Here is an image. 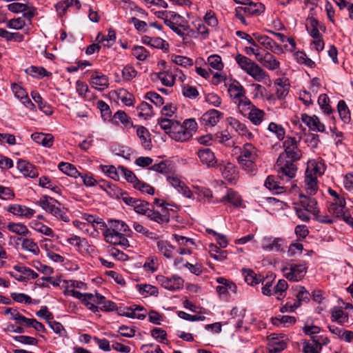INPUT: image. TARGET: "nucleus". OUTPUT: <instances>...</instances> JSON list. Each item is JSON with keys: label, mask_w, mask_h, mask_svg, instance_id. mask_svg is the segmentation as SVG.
<instances>
[{"label": "nucleus", "mask_w": 353, "mask_h": 353, "mask_svg": "<svg viewBox=\"0 0 353 353\" xmlns=\"http://www.w3.org/2000/svg\"><path fill=\"white\" fill-rule=\"evenodd\" d=\"M337 109L341 120L345 123H348L351 120L350 111L343 100H340L338 102Z\"/></svg>", "instance_id": "39"}, {"label": "nucleus", "mask_w": 353, "mask_h": 353, "mask_svg": "<svg viewBox=\"0 0 353 353\" xmlns=\"http://www.w3.org/2000/svg\"><path fill=\"white\" fill-rule=\"evenodd\" d=\"M319 21L312 16L307 19L306 29L312 38H319L321 34L319 30Z\"/></svg>", "instance_id": "36"}, {"label": "nucleus", "mask_w": 353, "mask_h": 353, "mask_svg": "<svg viewBox=\"0 0 353 353\" xmlns=\"http://www.w3.org/2000/svg\"><path fill=\"white\" fill-rule=\"evenodd\" d=\"M282 157H279L276 163L275 168L278 173L281 176H285L289 179L294 177L296 172V167L294 164V161L282 159Z\"/></svg>", "instance_id": "7"}, {"label": "nucleus", "mask_w": 353, "mask_h": 353, "mask_svg": "<svg viewBox=\"0 0 353 353\" xmlns=\"http://www.w3.org/2000/svg\"><path fill=\"white\" fill-rule=\"evenodd\" d=\"M223 114L216 110H211L204 113L201 119L202 125L212 127L216 125Z\"/></svg>", "instance_id": "17"}, {"label": "nucleus", "mask_w": 353, "mask_h": 353, "mask_svg": "<svg viewBox=\"0 0 353 353\" xmlns=\"http://www.w3.org/2000/svg\"><path fill=\"white\" fill-rule=\"evenodd\" d=\"M325 170V165L321 161H310L305 173L314 175L317 178L318 176H321L324 173Z\"/></svg>", "instance_id": "29"}, {"label": "nucleus", "mask_w": 353, "mask_h": 353, "mask_svg": "<svg viewBox=\"0 0 353 353\" xmlns=\"http://www.w3.org/2000/svg\"><path fill=\"white\" fill-rule=\"evenodd\" d=\"M284 152L279 157L282 159L296 161L301 157V152L298 148L295 138L288 137L283 142Z\"/></svg>", "instance_id": "3"}, {"label": "nucleus", "mask_w": 353, "mask_h": 353, "mask_svg": "<svg viewBox=\"0 0 353 353\" xmlns=\"http://www.w3.org/2000/svg\"><path fill=\"white\" fill-rule=\"evenodd\" d=\"M139 117L148 119L153 115L152 106L147 102H141L137 107Z\"/></svg>", "instance_id": "41"}, {"label": "nucleus", "mask_w": 353, "mask_h": 353, "mask_svg": "<svg viewBox=\"0 0 353 353\" xmlns=\"http://www.w3.org/2000/svg\"><path fill=\"white\" fill-rule=\"evenodd\" d=\"M145 216L150 220L154 221L158 223H168L169 222V217L167 215L160 214L157 211H154L152 209H149Z\"/></svg>", "instance_id": "50"}, {"label": "nucleus", "mask_w": 353, "mask_h": 353, "mask_svg": "<svg viewBox=\"0 0 353 353\" xmlns=\"http://www.w3.org/2000/svg\"><path fill=\"white\" fill-rule=\"evenodd\" d=\"M159 250L167 258H171L174 256V248L166 241H159L157 242Z\"/></svg>", "instance_id": "40"}, {"label": "nucleus", "mask_w": 353, "mask_h": 353, "mask_svg": "<svg viewBox=\"0 0 353 353\" xmlns=\"http://www.w3.org/2000/svg\"><path fill=\"white\" fill-rule=\"evenodd\" d=\"M173 128L170 137L176 141H186L192 137L191 131L179 122Z\"/></svg>", "instance_id": "14"}, {"label": "nucleus", "mask_w": 353, "mask_h": 353, "mask_svg": "<svg viewBox=\"0 0 353 353\" xmlns=\"http://www.w3.org/2000/svg\"><path fill=\"white\" fill-rule=\"evenodd\" d=\"M195 194L198 196V199L199 201H205L208 203L212 202V199L213 197L212 192L210 190L205 188L200 187H194Z\"/></svg>", "instance_id": "51"}, {"label": "nucleus", "mask_w": 353, "mask_h": 353, "mask_svg": "<svg viewBox=\"0 0 353 353\" xmlns=\"http://www.w3.org/2000/svg\"><path fill=\"white\" fill-rule=\"evenodd\" d=\"M114 185H110L108 187L109 190H107L108 193L110 194L112 196H115L116 198L121 199L122 201L125 204L131 205L134 208L135 203L138 199L130 196L126 192H124L118 188H117V192H114V194H112L111 192L114 190Z\"/></svg>", "instance_id": "26"}, {"label": "nucleus", "mask_w": 353, "mask_h": 353, "mask_svg": "<svg viewBox=\"0 0 353 353\" xmlns=\"http://www.w3.org/2000/svg\"><path fill=\"white\" fill-rule=\"evenodd\" d=\"M245 12L248 13L249 14H258L264 11V6L261 3H254L250 1L248 4L243 8H242Z\"/></svg>", "instance_id": "56"}, {"label": "nucleus", "mask_w": 353, "mask_h": 353, "mask_svg": "<svg viewBox=\"0 0 353 353\" xmlns=\"http://www.w3.org/2000/svg\"><path fill=\"white\" fill-rule=\"evenodd\" d=\"M228 92L234 103L245 96L244 88L237 81L229 85Z\"/></svg>", "instance_id": "22"}, {"label": "nucleus", "mask_w": 353, "mask_h": 353, "mask_svg": "<svg viewBox=\"0 0 353 353\" xmlns=\"http://www.w3.org/2000/svg\"><path fill=\"white\" fill-rule=\"evenodd\" d=\"M265 186L271 191L279 194L283 192V187L280 185L279 182L274 176H269L265 181Z\"/></svg>", "instance_id": "48"}, {"label": "nucleus", "mask_w": 353, "mask_h": 353, "mask_svg": "<svg viewBox=\"0 0 353 353\" xmlns=\"http://www.w3.org/2000/svg\"><path fill=\"white\" fill-rule=\"evenodd\" d=\"M12 90L14 95L20 99L23 103H28L33 105V103L28 98L26 92L20 85L14 83L12 85Z\"/></svg>", "instance_id": "47"}, {"label": "nucleus", "mask_w": 353, "mask_h": 353, "mask_svg": "<svg viewBox=\"0 0 353 353\" xmlns=\"http://www.w3.org/2000/svg\"><path fill=\"white\" fill-rule=\"evenodd\" d=\"M82 219L89 223H92L94 227L99 229H104L106 227L105 222L99 217H96L88 214H84Z\"/></svg>", "instance_id": "53"}, {"label": "nucleus", "mask_w": 353, "mask_h": 353, "mask_svg": "<svg viewBox=\"0 0 353 353\" xmlns=\"http://www.w3.org/2000/svg\"><path fill=\"white\" fill-rule=\"evenodd\" d=\"M31 137L37 143L47 148L51 147L54 142V138L50 134L35 132L32 134Z\"/></svg>", "instance_id": "28"}, {"label": "nucleus", "mask_w": 353, "mask_h": 353, "mask_svg": "<svg viewBox=\"0 0 353 353\" xmlns=\"http://www.w3.org/2000/svg\"><path fill=\"white\" fill-rule=\"evenodd\" d=\"M230 125L239 133V135L245 137L248 139L253 137V134L247 128L244 123H241L239 120L233 117H230L228 119Z\"/></svg>", "instance_id": "19"}, {"label": "nucleus", "mask_w": 353, "mask_h": 353, "mask_svg": "<svg viewBox=\"0 0 353 353\" xmlns=\"http://www.w3.org/2000/svg\"><path fill=\"white\" fill-rule=\"evenodd\" d=\"M179 121L170 119L168 118L160 119L158 120V123L159 124L161 128L163 130L165 133L168 134L170 136L173 130L174 125H176Z\"/></svg>", "instance_id": "52"}, {"label": "nucleus", "mask_w": 353, "mask_h": 353, "mask_svg": "<svg viewBox=\"0 0 353 353\" xmlns=\"http://www.w3.org/2000/svg\"><path fill=\"white\" fill-rule=\"evenodd\" d=\"M235 60L239 67L245 71L246 73L248 71L250 70V68L252 67V65L255 63L254 61H252L248 57L242 55V54H237L235 57Z\"/></svg>", "instance_id": "45"}, {"label": "nucleus", "mask_w": 353, "mask_h": 353, "mask_svg": "<svg viewBox=\"0 0 353 353\" xmlns=\"http://www.w3.org/2000/svg\"><path fill=\"white\" fill-rule=\"evenodd\" d=\"M284 240L281 238L264 237L261 241L262 248L268 252L283 251Z\"/></svg>", "instance_id": "12"}, {"label": "nucleus", "mask_w": 353, "mask_h": 353, "mask_svg": "<svg viewBox=\"0 0 353 353\" xmlns=\"http://www.w3.org/2000/svg\"><path fill=\"white\" fill-rule=\"evenodd\" d=\"M304 182L305 188L308 194L314 195L317 192L319 186L316 176L305 173Z\"/></svg>", "instance_id": "27"}, {"label": "nucleus", "mask_w": 353, "mask_h": 353, "mask_svg": "<svg viewBox=\"0 0 353 353\" xmlns=\"http://www.w3.org/2000/svg\"><path fill=\"white\" fill-rule=\"evenodd\" d=\"M134 57L140 61H144L149 56V52L143 46H134L132 50Z\"/></svg>", "instance_id": "64"}, {"label": "nucleus", "mask_w": 353, "mask_h": 353, "mask_svg": "<svg viewBox=\"0 0 353 353\" xmlns=\"http://www.w3.org/2000/svg\"><path fill=\"white\" fill-rule=\"evenodd\" d=\"M260 151L252 143H245L240 149L238 162L241 168L250 174H254L257 170L256 161Z\"/></svg>", "instance_id": "1"}, {"label": "nucleus", "mask_w": 353, "mask_h": 353, "mask_svg": "<svg viewBox=\"0 0 353 353\" xmlns=\"http://www.w3.org/2000/svg\"><path fill=\"white\" fill-rule=\"evenodd\" d=\"M247 74L251 76L254 80L259 82L266 81V80L269 82L270 81L267 72L256 63L252 65L250 70L248 71Z\"/></svg>", "instance_id": "25"}, {"label": "nucleus", "mask_w": 353, "mask_h": 353, "mask_svg": "<svg viewBox=\"0 0 353 353\" xmlns=\"http://www.w3.org/2000/svg\"><path fill=\"white\" fill-rule=\"evenodd\" d=\"M283 276L290 281H301L305 275L307 267L304 264L292 263L282 269Z\"/></svg>", "instance_id": "5"}, {"label": "nucleus", "mask_w": 353, "mask_h": 353, "mask_svg": "<svg viewBox=\"0 0 353 353\" xmlns=\"http://www.w3.org/2000/svg\"><path fill=\"white\" fill-rule=\"evenodd\" d=\"M208 63L212 68L217 70H221L223 68V63H222L221 58L217 54L210 55L208 58Z\"/></svg>", "instance_id": "61"}, {"label": "nucleus", "mask_w": 353, "mask_h": 353, "mask_svg": "<svg viewBox=\"0 0 353 353\" xmlns=\"http://www.w3.org/2000/svg\"><path fill=\"white\" fill-rule=\"evenodd\" d=\"M276 94L279 99H283L287 96L289 92L290 83L287 79H278L275 81Z\"/></svg>", "instance_id": "31"}, {"label": "nucleus", "mask_w": 353, "mask_h": 353, "mask_svg": "<svg viewBox=\"0 0 353 353\" xmlns=\"http://www.w3.org/2000/svg\"><path fill=\"white\" fill-rule=\"evenodd\" d=\"M321 336H313V343H306L304 345L303 350L304 353H319L321 350L322 344H325V341H321Z\"/></svg>", "instance_id": "32"}, {"label": "nucleus", "mask_w": 353, "mask_h": 353, "mask_svg": "<svg viewBox=\"0 0 353 353\" xmlns=\"http://www.w3.org/2000/svg\"><path fill=\"white\" fill-rule=\"evenodd\" d=\"M250 113H248L246 116L250 121L254 125H259L263 119L264 117V112L259 108H257L255 105L254 106V108L252 109V111H250Z\"/></svg>", "instance_id": "43"}, {"label": "nucleus", "mask_w": 353, "mask_h": 353, "mask_svg": "<svg viewBox=\"0 0 353 353\" xmlns=\"http://www.w3.org/2000/svg\"><path fill=\"white\" fill-rule=\"evenodd\" d=\"M301 120L312 131L323 132L325 130V125L321 122L319 118L316 115L309 116L306 114H302Z\"/></svg>", "instance_id": "13"}, {"label": "nucleus", "mask_w": 353, "mask_h": 353, "mask_svg": "<svg viewBox=\"0 0 353 353\" xmlns=\"http://www.w3.org/2000/svg\"><path fill=\"white\" fill-rule=\"evenodd\" d=\"M114 119H118L125 128L133 126L130 117L123 111H117L114 115Z\"/></svg>", "instance_id": "62"}, {"label": "nucleus", "mask_w": 353, "mask_h": 353, "mask_svg": "<svg viewBox=\"0 0 353 353\" xmlns=\"http://www.w3.org/2000/svg\"><path fill=\"white\" fill-rule=\"evenodd\" d=\"M236 105L238 112L243 116L245 117L248 113H250L252 109L254 108V105L251 101L245 96L234 103Z\"/></svg>", "instance_id": "30"}, {"label": "nucleus", "mask_w": 353, "mask_h": 353, "mask_svg": "<svg viewBox=\"0 0 353 353\" xmlns=\"http://www.w3.org/2000/svg\"><path fill=\"white\" fill-rule=\"evenodd\" d=\"M90 83L95 89L103 90L108 87V78L107 76L95 71L91 75Z\"/></svg>", "instance_id": "18"}, {"label": "nucleus", "mask_w": 353, "mask_h": 353, "mask_svg": "<svg viewBox=\"0 0 353 353\" xmlns=\"http://www.w3.org/2000/svg\"><path fill=\"white\" fill-rule=\"evenodd\" d=\"M288 288L287 281L284 279H280L277 284L274 287V293L277 295V299L280 300L285 296V291Z\"/></svg>", "instance_id": "55"}, {"label": "nucleus", "mask_w": 353, "mask_h": 353, "mask_svg": "<svg viewBox=\"0 0 353 353\" xmlns=\"http://www.w3.org/2000/svg\"><path fill=\"white\" fill-rule=\"evenodd\" d=\"M216 168L219 169L223 177L230 183L236 181L238 177V172L235 165L228 161L218 163Z\"/></svg>", "instance_id": "8"}, {"label": "nucleus", "mask_w": 353, "mask_h": 353, "mask_svg": "<svg viewBox=\"0 0 353 353\" xmlns=\"http://www.w3.org/2000/svg\"><path fill=\"white\" fill-rule=\"evenodd\" d=\"M332 319L333 321H336L343 325L348 322L349 317L342 310L334 309L332 311Z\"/></svg>", "instance_id": "57"}, {"label": "nucleus", "mask_w": 353, "mask_h": 353, "mask_svg": "<svg viewBox=\"0 0 353 353\" xmlns=\"http://www.w3.org/2000/svg\"><path fill=\"white\" fill-rule=\"evenodd\" d=\"M39 205L46 212L52 214L56 218L68 222L70 221L68 216L66 213L57 205L60 203L52 197L43 196L38 201Z\"/></svg>", "instance_id": "2"}, {"label": "nucleus", "mask_w": 353, "mask_h": 353, "mask_svg": "<svg viewBox=\"0 0 353 353\" xmlns=\"http://www.w3.org/2000/svg\"><path fill=\"white\" fill-rule=\"evenodd\" d=\"M157 281L165 289L171 291L179 290L183 287V279L177 275L167 277L163 275L157 276Z\"/></svg>", "instance_id": "6"}, {"label": "nucleus", "mask_w": 353, "mask_h": 353, "mask_svg": "<svg viewBox=\"0 0 353 353\" xmlns=\"http://www.w3.org/2000/svg\"><path fill=\"white\" fill-rule=\"evenodd\" d=\"M7 228L10 232L18 235L28 236L30 234L28 228L25 225L20 223H10L7 225Z\"/></svg>", "instance_id": "42"}, {"label": "nucleus", "mask_w": 353, "mask_h": 353, "mask_svg": "<svg viewBox=\"0 0 353 353\" xmlns=\"http://www.w3.org/2000/svg\"><path fill=\"white\" fill-rule=\"evenodd\" d=\"M19 241H21V247L23 250L32 252L37 255L39 253V248L37 244L32 239L28 238H19Z\"/></svg>", "instance_id": "38"}, {"label": "nucleus", "mask_w": 353, "mask_h": 353, "mask_svg": "<svg viewBox=\"0 0 353 353\" xmlns=\"http://www.w3.org/2000/svg\"><path fill=\"white\" fill-rule=\"evenodd\" d=\"M31 227L38 232L45 234L48 236H53L54 235L52 230L41 223H32Z\"/></svg>", "instance_id": "60"}, {"label": "nucleus", "mask_w": 353, "mask_h": 353, "mask_svg": "<svg viewBox=\"0 0 353 353\" xmlns=\"http://www.w3.org/2000/svg\"><path fill=\"white\" fill-rule=\"evenodd\" d=\"M17 168L23 175L30 178L38 176V171L35 166L24 160H20L17 163Z\"/></svg>", "instance_id": "24"}, {"label": "nucleus", "mask_w": 353, "mask_h": 353, "mask_svg": "<svg viewBox=\"0 0 353 353\" xmlns=\"http://www.w3.org/2000/svg\"><path fill=\"white\" fill-rule=\"evenodd\" d=\"M268 130L276 134L279 140H281L285 137V130L281 125H278L275 123H270L268 128Z\"/></svg>", "instance_id": "63"}, {"label": "nucleus", "mask_w": 353, "mask_h": 353, "mask_svg": "<svg viewBox=\"0 0 353 353\" xmlns=\"http://www.w3.org/2000/svg\"><path fill=\"white\" fill-rule=\"evenodd\" d=\"M168 182L179 193L183 194L184 196L191 199L192 198L193 193L190 188L185 184L184 182L181 181L178 177L174 176H168L167 177Z\"/></svg>", "instance_id": "15"}, {"label": "nucleus", "mask_w": 353, "mask_h": 353, "mask_svg": "<svg viewBox=\"0 0 353 353\" xmlns=\"http://www.w3.org/2000/svg\"><path fill=\"white\" fill-rule=\"evenodd\" d=\"M131 312L130 318L140 320L144 319L147 314L146 310L143 307L137 305L131 306Z\"/></svg>", "instance_id": "59"}, {"label": "nucleus", "mask_w": 353, "mask_h": 353, "mask_svg": "<svg viewBox=\"0 0 353 353\" xmlns=\"http://www.w3.org/2000/svg\"><path fill=\"white\" fill-rule=\"evenodd\" d=\"M337 201L330 202L327 206L328 212L336 218H342L347 223L353 225V218L350 214H345V199H338Z\"/></svg>", "instance_id": "4"}, {"label": "nucleus", "mask_w": 353, "mask_h": 353, "mask_svg": "<svg viewBox=\"0 0 353 353\" xmlns=\"http://www.w3.org/2000/svg\"><path fill=\"white\" fill-rule=\"evenodd\" d=\"M286 347V343L284 340L278 337H272L270 340L268 349L270 353H279Z\"/></svg>", "instance_id": "33"}, {"label": "nucleus", "mask_w": 353, "mask_h": 353, "mask_svg": "<svg viewBox=\"0 0 353 353\" xmlns=\"http://www.w3.org/2000/svg\"><path fill=\"white\" fill-rule=\"evenodd\" d=\"M245 281L250 285H254L260 283L263 280V276L257 275L251 269H243L242 270Z\"/></svg>", "instance_id": "34"}, {"label": "nucleus", "mask_w": 353, "mask_h": 353, "mask_svg": "<svg viewBox=\"0 0 353 353\" xmlns=\"http://www.w3.org/2000/svg\"><path fill=\"white\" fill-rule=\"evenodd\" d=\"M300 203L301 207L312 214L319 213L317 202L314 199L307 197L302 194H300Z\"/></svg>", "instance_id": "23"}, {"label": "nucleus", "mask_w": 353, "mask_h": 353, "mask_svg": "<svg viewBox=\"0 0 353 353\" xmlns=\"http://www.w3.org/2000/svg\"><path fill=\"white\" fill-rule=\"evenodd\" d=\"M105 228V230H110L117 233L123 234L130 231L128 226L123 221L119 220H111L109 223V227Z\"/></svg>", "instance_id": "35"}, {"label": "nucleus", "mask_w": 353, "mask_h": 353, "mask_svg": "<svg viewBox=\"0 0 353 353\" xmlns=\"http://www.w3.org/2000/svg\"><path fill=\"white\" fill-rule=\"evenodd\" d=\"M196 154L201 163L208 168H216L218 164L214 153L210 148H201Z\"/></svg>", "instance_id": "9"}, {"label": "nucleus", "mask_w": 353, "mask_h": 353, "mask_svg": "<svg viewBox=\"0 0 353 353\" xmlns=\"http://www.w3.org/2000/svg\"><path fill=\"white\" fill-rule=\"evenodd\" d=\"M140 294L144 296H157L159 294L158 288L156 286L150 284H139L137 285Z\"/></svg>", "instance_id": "49"}, {"label": "nucleus", "mask_w": 353, "mask_h": 353, "mask_svg": "<svg viewBox=\"0 0 353 353\" xmlns=\"http://www.w3.org/2000/svg\"><path fill=\"white\" fill-rule=\"evenodd\" d=\"M293 293L296 300L293 305L287 303V306L290 307V312L294 311V309L299 307L303 303H307L310 301V293L303 286H296L293 288Z\"/></svg>", "instance_id": "10"}, {"label": "nucleus", "mask_w": 353, "mask_h": 353, "mask_svg": "<svg viewBox=\"0 0 353 353\" xmlns=\"http://www.w3.org/2000/svg\"><path fill=\"white\" fill-rule=\"evenodd\" d=\"M256 60L261 62L264 67L270 70H276L280 66L279 61L269 52L265 54H256Z\"/></svg>", "instance_id": "16"}, {"label": "nucleus", "mask_w": 353, "mask_h": 353, "mask_svg": "<svg viewBox=\"0 0 353 353\" xmlns=\"http://www.w3.org/2000/svg\"><path fill=\"white\" fill-rule=\"evenodd\" d=\"M137 134L144 148H150L151 146V141L148 130L143 126H139L137 129Z\"/></svg>", "instance_id": "37"}, {"label": "nucleus", "mask_w": 353, "mask_h": 353, "mask_svg": "<svg viewBox=\"0 0 353 353\" xmlns=\"http://www.w3.org/2000/svg\"><path fill=\"white\" fill-rule=\"evenodd\" d=\"M26 73L34 78L48 76V72L42 67L30 66L26 69Z\"/></svg>", "instance_id": "58"}, {"label": "nucleus", "mask_w": 353, "mask_h": 353, "mask_svg": "<svg viewBox=\"0 0 353 353\" xmlns=\"http://www.w3.org/2000/svg\"><path fill=\"white\" fill-rule=\"evenodd\" d=\"M158 78L161 83L168 87H172L175 81L174 76L168 71L161 72L158 74Z\"/></svg>", "instance_id": "54"}, {"label": "nucleus", "mask_w": 353, "mask_h": 353, "mask_svg": "<svg viewBox=\"0 0 353 353\" xmlns=\"http://www.w3.org/2000/svg\"><path fill=\"white\" fill-rule=\"evenodd\" d=\"M8 211L14 215L26 217L27 219H30L35 213L33 209L17 204L9 206Z\"/></svg>", "instance_id": "20"}, {"label": "nucleus", "mask_w": 353, "mask_h": 353, "mask_svg": "<svg viewBox=\"0 0 353 353\" xmlns=\"http://www.w3.org/2000/svg\"><path fill=\"white\" fill-rule=\"evenodd\" d=\"M103 236L106 242L117 245L125 249L129 247V241L123 233L112 232L110 230H104Z\"/></svg>", "instance_id": "11"}, {"label": "nucleus", "mask_w": 353, "mask_h": 353, "mask_svg": "<svg viewBox=\"0 0 353 353\" xmlns=\"http://www.w3.org/2000/svg\"><path fill=\"white\" fill-rule=\"evenodd\" d=\"M58 167L61 172L72 177L77 178L81 175V173L71 163L61 162Z\"/></svg>", "instance_id": "44"}, {"label": "nucleus", "mask_w": 353, "mask_h": 353, "mask_svg": "<svg viewBox=\"0 0 353 353\" xmlns=\"http://www.w3.org/2000/svg\"><path fill=\"white\" fill-rule=\"evenodd\" d=\"M318 103L324 114L330 115L333 112V110L330 105V98L326 94H321L319 97Z\"/></svg>", "instance_id": "46"}, {"label": "nucleus", "mask_w": 353, "mask_h": 353, "mask_svg": "<svg viewBox=\"0 0 353 353\" xmlns=\"http://www.w3.org/2000/svg\"><path fill=\"white\" fill-rule=\"evenodd\" d=\"M215 202L224 203H229L234 207H241L242 205L241 196L238 194V192L232 190H228L226 194L223 196L220 201H216Z\"/></svg>", "instance_id": "21"}]
</instances>
